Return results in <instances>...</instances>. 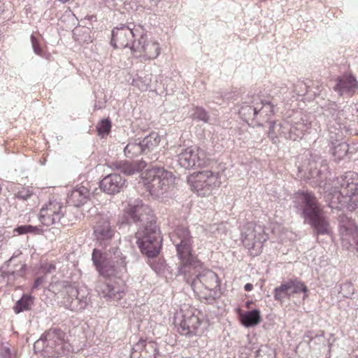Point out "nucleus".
<instances>
[{"instance_id": "f257e3e1", "label": "nucleus", "mask_w": 358, "mask_h": 358, "mask_svg": "<svg viewBox=\"0 0 358 358\" xmlns=\"http://www.w3.org/2000/svg\"><path fill=\"white\" fill-rule=\"evenodd\" d=\"M320 118L326 124L331 145V152L336 159H343L348 152L349 145L343 141L345 133L348 131L345 124L344 110L336 102L327 100L321 105Z\"/></svg>"}, {"instance_id": "f03ea898", "label": "nucleus", "mask_w": 358, "mask_h": 358, "mask_svg": "<svg viewBox=\"0 0 358 358\" xmlns=\"http://www.w3.org/2000/svg\"><path fill=\"white\" fill-rule=\"evenodd\" d=\"M294 206L299 211L304 223L309 224L316 235L332 234L329 222L314 194L308 191L296 192Z\"/></svg>"}, {"instance_id": "7ed1b4c3", "label": "nucleus", "mask_w": 358, "mask_h": 358, "mask_svg": "<svg viewBox=\"0 0 358 358\" xmlns=\"http://www.w3.org/2000/svg\"><path fill=\"white\" fill-rule=\"evenodd\" d=\"M314 119L310 114L294 113L280 122H271L268 136L273 143H279L280 138L297 141L302 138L306 133H310Z\"/></svg>"}, {"instance_id": "20e7f679", "label": "nucleus", "mask_w": 358, "mask_h": 358, "mask_svg": "<svg viewBox=\"0 0 358 358\" xmlns=\"http://www.w3.org/2000/svg\"><path fill=\"white\" fill-rule=\"evenodd\" d=\"M328 199L331 208H355L358 201V174L350 171L334 180Z\"/></svg>"}, {"instance_id": "39448f33", "label": "nucleus", "mask_w": 358, "mask_h": 358, "mask_svg": "<svg viewBox=\"0 0 358 358\" xmlns=\"http://www.w3.org/2000/svg\"><path fill=\"white\" fill-rule=\"evenodd\" d=\"M170 239L176 247L177 257L180 260L178 275H190L192 270L202 267V263L192 254L194 243L187 227L180 226L170 234Z\"/></svg>"}, {"instance_id": "423d86ee", "label": "nucleus", "mask_w": 358, "mask_h": 358, "mask_svg": "<svg viewBox=\"0 0 358 358\" xmlns=\"http://www.w3.org/2000/svg\"><path fill=\"white\" fill-rule=\"evenodd\" d=\"M272 107V103L264 99L262 95L254 94L245 98L238 114L248 124L263 126L273 117Z\"/></svg>"}, {"instance_id": "0eeeda50", "label": "nucleus", "mask_w": 358, "mask_h": 358, "mask_svg": "<svg viewBox=\"0 0 358 358\" xmlns=\"http://www.w3.org/2000/svg\"><path fill=\"white\" fill-rule=\"evenodd\" d=\"M71 348L66 333L58 328L50 329L34 344L36 353L48 357L67 355Z\"/></svg>"}, {"instance_id": "6e6552de", "label": "nucleus", "mask_w": 358, "mask_h": 358, "mask_svg": "<svg viewBox=\"0 0 358 358\" xmlns=\"http://www.w3.org/2000/svg\"><path fill=\"white\" fill-rule=\"evenodd\" d=\"M307 164L299 166V177L309 181L312 186H321L330 175L325 160L316 153H309Z\"/></svg>"}, {"instance_id": "1a4fd4ad", "label": "nucleus", "mask_w": 358, "mask_h": 358, "mask_svg": "<svg viewBox=\"0 0 358 358\" xmlns=\"http://www.w3.org/2000/svg\"><path fill=\"white\" fill-rule=\"evenodd\" d=\"M191 286L195 293L206 299H215L220 296V280L211 270L204 269L196 274Z\"/></svg>"}, {"instance_id": "9d476101", "label": "nucleus", "mask_w": 358, "mask_h": 358, "mask_svg": "<svg viewBox=\"0 0 358 358\" xmlns=\"http://www.w3.org/2000/svg\"><path fill=\"white\" fill-rule=\"evenodd\" d=\"M143 182L149 192L159 196L169 188L174 182L175 177L164 168L155 167L145 171L143 176Z\"/></svg>"}, {"instance_id": "9b49d317", "label": "nucleus", "mask_w": 358, "mask_h": 358, "mask_svg": "<svg viewBox=\"0 0 358 358\" xmlns=\"http://www.w3.org/2000/svg\"><path fill=\"white\" fill-rule=\"evenodd\" d=\"M135 238L141 252L147 257L152 258L159 253L162 238L157 226L151 228L145 226L144 229H138Z\"/></svg>"}, {"instance_id": "f8f14e48", "label": "nucleus", "mask_w": 358, "mask_h": 358, "mask_svg": "<svg viewBox=\"0 0 358 358\" xmlns=\"http://www.w3.org/2000/svg\"><path fill=\"white\" fill-rule=\"evenodd\" d=\"M144 34V27L141 24H121L112 30L111 45L116 48H126L134 45L139 36Z\"/></svg>"}, {"instance_id": "ddd939ff", "label": "nucleus", "mask_w": 358, "mask_h": 358, "mask_svg": "<svg viewBox=\"0 0 358 358\" xmlns=\"http://www.w3.org/2000/svg\"><path fill=\"white\" fill-rule=\"evenodd\" d=\"M110 252L114 255V259H110L101 250L94 249L92 254V260L96 270L100 275L109 277L113 275L116 266H125V257H123L117 248H112Z\"/></svg>"}, {"instance_id": "4468645a", "label": "nucleus", "mask_w": 358, "mask_h": 358, "mask_svg": "<svg viewBox=\"0 0 358 358\" xmlns=\"http://www.w3.org/2000/svg\"><path fill=\"white\" fill-rule=\"evenodd\" d=\"M241 238L244 246L252 255L261 252L264 242L268 239L264 227L254 222H248L241 229Z\"/></svg>"}, {"instance_id": "2eb2a0df", "label": "nucleus", "mask_w": 358, "mask_h": 358, "mask_svg": "<svg viewBox=\"0 0 358 358\" xmlns=\"http://www.w3.org/2000/svg\"><path fill=\"white\" fill-rule=\"evenodd\" d=\"M187 181L192 190L202 196L210 195L221 184L219 173L209 170L192 174Z\"/></svg>"}, {"instance_id": "dca6fc26", "label": "nucleus", "mask_w": 358, "mask_h": 358, "mask_svg": "<svg viewBox=\"0 0 358 358\" xmlns=\"http://www.w3.org/2000/svg\"><path fill=\"white\" fill-rule=\"evenodd\" d=\"M126 213L131 221L139 225V229L145 226L148 228L157 226L151 208L141 201L135 200L130 203Z\"/></svg>"}, {"instance_id": "f3484780", "label": "nucleus", "mask_w": 358, "mask_h": 358, "mask_svg": "<svg viewBox=\"0 0 358 358\" xmlns=\"http://www.w3.org/2000/svg\"><path fill=\"white\" fill-rule=\"evenodd\" d=\"M177 157L178 164L185 169L202 168L210 163L206 152L199 148H187L181 152Z\"/></svg>"}, {"instance_id": "a211bd4d", "label": "nucleus", "mask_w": 358, "mask_h": 358, "mask_svg": "<svg viewBox=\"0 0 358 358\" xmlns=\"http://www.w3.org/2000/svg\"><path fill=\"white\" fill-rule=\"evenodd\" d=\"M131 50L135 57L141 60H150L157 58L160 53L159 43L155 41L147 40V31L144 29V34L139 36L136 43L131 46Z\"/></svg>"}, {"instance_id": "6ab92c4d", "label": "nucleus", "mask_w": 358, "mask_h": 358, "mask_svg": "<svg viewBox=\"0 0 358 358\" xmlns=\"http://www.w3.org/2000/svg\"><path fill=\"white\" fill-rule=\"evenodd\" d=\"M206 324L207 322L203 317L194 313L186 314L183 315V318L180 322L178 332L189 338L201 336L206 329Z\"/></svg>"}, {"instance_id": "aec40b11", "label": "nucleus", "mask_w": 358, "mask_h": 358, "mask_svg": "<svg viewBox=\"0 0 358 358\" xmlns=\"http://www.w3.org/2000/svg\"><path fill=\"white\" fill-rule=\"evenodd\" d=\"M340 236L344 248L358 251V228L353 220L345 216L341 217Z\"/></svg>"}, {"instance_id": "412c9836", "label": "nucleus", "mask_w": 358, "mask_h": 358, "mask_svg": "<svg viewBox=\"0 0 358 358\" xmlns=\"http://www.w3.org/2000/svg\"><path fill=\"white\" fill-rule=\"evenodd\" d=\"M64 207L56 199L50 200L41 209L39 220L43 225L50 226L60 222L64 214Z\"/></svg>"}, {"instance_id": "4be33fe9", "label": "nucleus", "mask_w": 358, "mask_h": 358, "mask_svg": "<svg viewBox=\"0 0 358 358\" xmlns=\"http://www.w3.org/2000/svg\"><path fill=\"white\" fill-rule=\"evenodd\" d=\"M65 294L66 306L71 310H80L84 309L89 303L88 297L85 290H79L74 286L66 287L63 291Z\"/></svg>"}, {"instance_id": "5701e85b", "label": "nucleus", "mask_w": 358, "mask_h": 358, "mask_svg": "<svg viewBox=\"0 0 358 358\" xmlns=\"http://www.w3.org/2000/svg\"><path fill=\"white\" fill-rule=\"evenodd\" d=\"M95 290L101 297L113 302H118L124 294L120 285L110 280H98L95 285Z\"/></svg>"}, {"instance_id": "b1692460", "label": "nucleus", "mask_w": 358, "mask_h": 358, "mask_svg": "<svg viewBox=\"0 0 358 358\" xmlns=\"http://www.w3.org/2000/svg\"><path fill=\"white\" fill-rule=\"evenodd\" d=\"M115 234V229L112 227L108 217L99 215L94 227V234L96 239L100 242H106L110 240Z\"/></svg>"}, {"instance_id": "393cba45", "label": "nucleus", "mask_w": 358, "mask_h": 358, "mask_svg": "<svg viewBox=\"0 0 358 358\" xmlns=\"http://www.w3.org/2000/svg\"><path fill=\"white\" fill-rule=\"evenodd\" d=\"M334 90L341 96H352L358 90V82L351 75H345L336 80Z\"/></svg>"}, {"instance_id": "a878e982", "label": "nucleus", "mask_w": 358, "mask_h": 358, "mask_svg": "<svg viewBox=\"0 0 358 358\" xmlns=\"http://www.w3.org/2000/svg\"><path fill=\"white\" fill-rule=\"evenodd\" d=\"M125 182V179L120 174L112 173L101 180L100 188L108 194H115L124 188Z\"/></svg>"}, {"instance_id": "bb28decb", "label": "nucleus", "mask_w": 358, "mask_h": 358, "mask_svg": "<svg viewBox=\"0 0 358 358\" xmlns=\"http://www.w3.org/2000/svg\"><path fill=\"white\" fill-rule=\"evenodd\" d=\"M90 190L84 186H77L67 194L66 202L69 205L79 207L84 205L90 198Z\"/></svg>"}, {"instance_id": "cd10ccee", "label": "nucleus", "mask_w": 358, "mask_h": 358, "mask_svg": "<svg viewBox=\"0 0 358 358\" xmlns=\"http://www.w3.org/2000/svg\"><path fill=\"white\" fill-rule=\"evenodd\" d=\"M147 163L145 160H141L135 164L127 161H116L112 162L110 167L120 171L125 175L131 176L143 170L146 166Z\"/></svg>"}, {"instance_id": "c85d7f7f", "label": "nucleus", "mask_w": 358, "mask_h": 358, "mask_svg": "<svg viewBox=\"0 0 358 358\" xmlns=\"http://www.w3.org/2000/svg\"><path fill=\"white\" fill-rule=\"evenodd\" d=\"M287 87L283 84L280 86H274L270 91L268 97H263L266 101H268L269 103H272L273 108V115L275 113V108L279 101H287L294 95L289 96L287 94Z\"/></svg>"}, {"instance_id": "c756f323", "label": "nucleus", "mask_w": 358, "mask_h": 358, "mask_svg": "<svg viewBox=\"0 0 358 358\" xmlns=\"http://www.w3.org/2000/svg\"><path fill=\"white\" fill-rule=\"evenodd\" d=\"M141 145L144 155L154 151L159 144L160 138L157 133L152 132L146 136L143 140H140Z\"/></svg>"}, {"instance_id": "7c9ffc66", "label": "nucleus", "mask_w": 358, "mask_h": 358, "mask_svg": "<svg viewBox=\"0 0 358 358\" xmlns=\"http://www.w3.org/2000/svg\"><path fill=\"white\" fill-rule=\"evenodd\" d=\"M261 321L260 311L254 309L241 315V324L245 327H252L257 325Z\"/></svg>"}, {"instance_id": "2f4dec72", "label": "nucleus", "mask_w": 358, "mask_h": 358, "mask_svg": "<svg viewBox=\"0 0 358 358\" xmlns=\"http://www.w3.org/2000/svg\"><path fill=\"white\" fill-rule=\"evenodd\" d=\"M152 74L148 72H140L133 78L132 85L141 91H146L151 85Z\"/></svg>"}, {"instance_id": "473e14b6", "label": "nucleus", "mask_w": 358, "mask_h": 358, "mask_svg": "<svg viewBox=\"0 0 358 358\" xmlns=\"http://www.w3.org/2000/svg\"><path fill=\"white\" fill-rule=\"evenodd\" d=\"M1 268L8 269L10 271H18L20 274L24 275L27 269V265L21 260H19L15 257H11L8 261H6Z\"/></svg>"}, {"instance_id": "72a5a7b5", "label": "nucleus", "mask_w": 358, "mask_h": 358, "mask_svg": "<svg viewBox=\"0 0 358 358\" xmlns=\"http://www.w3.org/2000/svg\"><path fill=\"white\" fill-rule=\"evenodd\" d=\"M139 139L129 141L124 148V154L127 158H134L143 154Z\"/></svg>"}, {"instance_id": "f704fd0d", "label": "nucleus", "mask_w": 358, "mask_h": 358, "mask_svg": "<svg viewBox=\"0 0 358 358\" xmlns=\"http://www.w3.org/2000/svg\"><path fill=\"white\" fill-rule=\"evenodd\" d=\"M0 274L1 277L2 278L3 280L8 285H13L16 281H17L20 278H22L24 275L22 274H20L19 271H13L10 270H6L3 268H0Z\"/></svg>"}, {"instance_id": "c9c22d12", "label": "nucleus", "mask_w": 358, "mask_h": 358, "mask_svg": "<svg viewBox=\"0 0 358 358\" xmlns=\"http://www.w3.org/2000/svg\"><path fill=\"white\" fill-rule=\"evenodd\" d=\"M32 303V296L28 294H23L15 303L13 310L16 314L28 310Z\"/></svg>"}, {"instance_id": "e433bc0d", "label": "nucleus", "mask_w": 358, "mask_h": 358, "mask_svg": "<svg viewBox=\"0 0 358 358\" xmlns=\"http://www.w3.org/2000/svg\"><path fill=\"white\" fill-rule=\"evenodd\" d=\"M286 282L289 287V290L292 294H299L301 292L306 293L308 291V288L304 283L296 278L289 279Z\"/></svg>"}, {"instance_id": "4c0bfd02", "label": "nucleus", "mask_w": 358, "mask_h": 358, "mask_svg": "<svg viewBox=\"0 0 358 358\" xmlns=\"http://www.w3.org/2000/svg\"><path fill=\"white\" fill-rule=\"evenodd\" d=\"M289 295V287L286 281L282 283L280 286L275 287L273 290V297L276 301H282Z\"/></svg>"}, {"instance_id": "58836bf2", "label": "nucleus", "mask_w": 358, "mask_h": 358, "mask_svg": "<svg viewBox=\"0 0 358 358\" xmlns=\"http://www.w3.org/2000/svg\"><path fill=\"white\" fill-rule=\"evenodd\" d=\"M275 351L268 345H261L256 351L255 358H275Z\"/></svg>"}, {"instance_id": "ea45409f", "label": "nucleus", "mask_w": 358, "mask_h": 358, "mask_svg": "<svg viewBox=\"0 0 358 358\" xmlns=\"http://www.w3.org/2000/svg\"><path fill=\"white\" fill-rule=\"evenodd\" d=\"M14 232H17L19 235L26 234H39L41 232V229L38 227L32 225H21L16 227L14 229Z\"/></svg>"}, {"instance_id": "a19ab883", "label": "nucleus", "mask_w": 358, "mask_h": 358, "mask_svg": "<svg viewBox=\"0 0 358 358\" xmlns=\"http://www.w3.org/2000/svg\"><path fill=\"white\" fill-rule=\"evenodd\" d=\"M194 119L202 121L203 122H208L209 120V115L206 110L200 106H196L193 108V113L192 114Z\"/></svg>"}, {"instance_id": "79ce46f5", "label": "nucleus", "mask_w": 358, "mask_h": 358, "mask_svg": "<svg viewBox=\"0 0 358 358\" xmlns=\"http://www.w3.org/2000/svg\"><path fill=\"white\" fill-rule=\"evenodd\" d=\"M99 135L103 136L108 135L111 129V122L108 119L102 120L96 126Z\"/></svg>"}, {"instance_id": "37998d69", "label": "nucleus", "mask_w": 358, "mask_h": 358, "mask_svg": "<svg viewBox=\"0 0 358 358\" xmlns=\"http://www.w3.org/2000/svg\"><path fill=\"white\" fill-rule=\"evenodd\" d=\"M33 195V192L29 187H20L15 194L17 199L27 201Z\"/></svg>"}, {"instance_id": "c03bdc74", "label": "nucleus", "mask_w": 358, "mask_h": 358, "mask_svg": "<svg viewBox=\"0 0 358 358\" xmlns=\"http://www.w3.org/2000/svg\"><path fill=\"white\" fill-rule=\"evenodd\" d=\"M308 91V85L303 81L298 80L294 85L293 93L298 96H303Z\"/></svg>"}, {"instance_id": "a18cd8bd", "label": "nucleus", "mask_w": 358, "mask_h": 358, "mask_svg": "<svg viewBox=\"0 0 358 358\" xmlns=\"http://www.w3.org/2000/svg\"><path fill=\"white\" fill-rule=\"evenodd\" d=\"M1 358H16L15 351L11 350L10 348L3 346L1 350Z\"/></svg>"}, {"instance_id": "49530a36", "label": "nucleus", "mask_w": 358, "mask_h": 358, "mask_svg": "<svg viewBox=\"0 0 358 358\" xmlns=\"http://www.w3.org/2000/svg\"><path fill=\"white\" fill-rule=\"evenodd\" d=\"M31 45H32V48H33V50H34V53L38 55H41L42 50L40 47L38 40L34 35L31 36Z\"/></svg>"}, {"instance_id": "de8ad7c7", "label": "nucleus", "mask_w": 358, "mask_h": 358, "mask_svg": "<svg viewBox=\"0 0 358 358\" xmlns=\"http://www.w3.org/2000/svg\"><path fill=\"white\" fill-rule=\"evenodd\" d=\"M45 282V277H38L35 279L33 286L31 287V290L34 291V289H38V287L42 285Z\"/></svg>"}, {"instance_id": "09e8293b", "label": "nucleus", "mask_w": 358, "mask_h": 358, "mask_svg": "<svg viewBox=\"0 0 358 358\" xmlns=\"http://www.w3.org/2000/svg\"><path fill=\"white\" fill-rule=\"evenodd\" d=\"M164 267L165 265L164 261H159L156 264L152 265V268L156 272H160L164 268Z\"/></svg>"}, {"instance_id": "8fccbe9b", "label": "nucleus", "mask_w": 358, "mask_h": 358, "mask_svg": "<svg viewBox=\"0 0 358 358\" xmlns=\"http://www.w3.org/2000/svg\"><path fill=\"white\" fill-rule=\"evenodd\" d=\"M147 345L145 340L141 339L134 346L135 350H142Z\"/></svg>"}, {"instance_id": "3c124183", "label": "nucleus", "mask_w": 358, "mask_h": 358, "mask_svg": "<svg viewBox=\"0 0 358 358\" xmlns=\"http://www.w3.org/2000/svg\"><path fill=\"white\" fill-rule=\"evenodd\" d=\"M324 333L322 332L321 335L315 334V336L312 335V333L309 332L306 334H305V338H308V342L310 343L313 340V338L319 337V336H323Z\"/></svg>"}, {"instance_id": "603ef678", "label": "nucleus", "mask_w": 358, "mask_h": 358, "mask_svg": "<svg viewBox=\"0 0 358 358\" xmlns=\"http://www.w3.org/2000/svg\"><path fill=\"white\" fill-rule=\"evenodd\" d=\"M253 289V285L251 283H247L244 286V289L247 292H250Z\"/></svg>"}, {"instance_id": "864d4df0", "label": "nucleus", "mask_w": 358, "mask_h": 358, "mask_svg": "<svg viewBox=\"0 0 358 358\" xmlns=\"http://www.w3.org/2000/svg\"><path fill=\"white\" fill-rule=\"evenodd\" d=\"M55 268V266H53L52 264H49L48 267H45L46 272L48 273H50L52 270H54Z\"/></svg>"}, {"instance_id": "5fc2aeb1", "label": "nucleus", "mask_w": 358, "mask_h": 358, "mask_svg": "<svg viewBox=\"0 0 358 358\" xmlns=\"http://www.w3.org/2000/svg\"><path fill=\"white\" fill-rule=\"evenodd\" d=\"M157 159V156L156 154L153 155V156H152V157L150 158L151 161H155Z\"/></svg>"}, {"instance_id": "6e6d98bb", "label": "nucleus", "mask_w": 358, "mask_h": 358, "mask_svg": "<svg viewBox=\"0 0 358 358\" xmlns=\"http://www.w3.org/2000/svg\"><path fill=\"white\" fill-rule=\"evenodd\" d=\"M251 303H252V301H246V303H245L246 307L247 308H250V306Z\"/></svg>"}, {"instance_id": "4d7b16f0", "label": "nucleus", "mask_w": 358, "mask_h": 358, "mask_svg": "<svg viewBox=\"0 0 358 358\" xmlns=\"http://www.w3.org/2000/svg\"><path fill=\"white\" fill-rule=\"evenodd\" d=\"M3 236L1 234V231H0V241H3Z\"/></svg>"}]
</instances>
